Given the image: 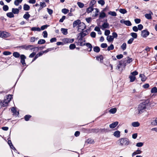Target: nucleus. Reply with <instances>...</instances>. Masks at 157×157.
I'll return each mask as SVG.
<instances>
[{"label": "nucleus", "mask_w": 157, "mask_h": 157, "mask_svg": "<svg viewBox=\"0 0 157 157\" xmlns=\"http://www.w3.org/2000/svg\"><path fill=\"white\" fill-rule=\"evenodd\" d=\"M96 35L95 33L94 32H91L90 34L92 38H95L96 36Z\"/></svg>", "instance_id": "nucleus-61"}, {"label": "nucleus", "mask_w": 157, "mask_h": 157, "mask_svg": "<svg viewBox=\"0 0 157 157\" xmlns=\"http://www.w3.org/2000/svg\"><path fill=\"white\" fill-rule=\"evenodd\" d=\"M153 15V13L151 12L150 11V13L145 14V16L147 19L150 20L152 18L151 15Z\"/></svg>", "instance_id": "nucleus-14"}, {"label": "nucleus", "mask_w": 157, "mask_h": 157, "mask_svg": "<svg viewBox=\"0 0 157 157\" xmlns=\"http://www.w3.org/2000/svg\"><path fill=\"white\" fill-rule=\"evenodd\" d=\"M149 34V32L147 30H143L141 31V36L144 38L146 37Z\"/></svg>", "instance_id": "nucleus-9"}, {"label": "nucleus", "mask_w": 157, "mask_h": 157, "mask_svg": "<svg viewBox=\"0 0 157 157\" xmlns=\"http://www.w3.org/2000/svg\"><path fill=\"white\" fill-rule=\"evenodd\" d=\"M93 50L95 52L98 53L100 51V48L98 46H95Z\"/></svg>", "instance_id": "nucleus-31"}, {"label": "nucleus", "mask_w": 157, "mask_h": 157, "mask_svg": "<svg viewBox=\"0 0 157 157\" xmlns=\"http://www.w3.org/2000/svg\"><path fill=\"white\" fill-rule=\"evenodd\" d=\"M107 40L109 42H111L113 41V37H112V36H108L106 38Z\"/></svg>", "instance_id": "nucleus-19"}, {"label": "nucleus", "mask_w": 157, "mask_h": 157, "mask_svg": "<svg viewBox=\"0 0 157 157\" xmlns=\"http://www.w3.org/2000/svg\"><path fill=\"white\" fill-rule=\"evenodd\" d=\"M140 77L141 78V81L143 82L145 81L147 79V77L144 74H140Z\"/></svg>", "instance_id": "nucleus-26"}, {"label": "nucleus", "mask_w": 157, "mask_h": 157, "mask_svg": "<svg viewBox=\"0 0 157 157\" xmlns=\"http://www.w3.org/2000/svg\"><path fill=\"white\" fill-rule=\"evenodd\" d=\"M3 9L5 11H7L9 9V7L7 5H4L3 7Z\"/></svg>", "instance_id": "nucleus-57"}, {"label": "nucleus", "mask_w": 157, "mask_h": 157, "mask_svg": "<svg viewBox=\"0 0 157 157\" xmlns=\"http://www.w3.org/2000/svg\"><path fill=\"white\" fill-rule=\"evenodd\" d=\"M69 11L67 9H63L62 10V12L65 14L67 13Z\"/></svg>", "instance_id": "nucleus-49"}, {"label": "nucleus", "mask_w": 157, "mask_h": 157, "mask_svg": "<svg viewBox=\"0 0 157 157\" xmlns=\"http://www.w3.org/2000/svg\"><path fill=\"white\" fill-rule=\"evenodd\" d=\"M99 131H98L99 132H107L108 130L107 129H106L105 128H102V129H99Z\"/></svg>", "instance_id": "nucleus-56"}, {"label": "nucleus", "mask_w": 157, "mask_h": 157, "mask_svg": "<svg viewBox=\"0 0 157 157\" xmlns=\"http://www.w3.org/2000/svg\"><path fill=\"white\" fill-rule=\"evenodd\" d=\"M96 2L95 0H92L90 3V6L93 7V6L96 3Z\"/></svg>", "instance_id": "nucleus-45"}, {"label": "nucleus", "mask_w": 157, "mask_h": 157, "mask_svg": "<svg viewBox=\"0 0 157 157\" xmlns=\"http://www.w3.org/2000/svg\"><path fill=\"white\" fill-rule=\"evenodd\" d=\"M9 102L8 101V100L4 99L3 102L1 101V102L0 104L2 106H6L8 105V104Z\"/></svg>", "instance_id": "nucleus-13"}, {"label": "nucleus", "mask_w": 157, "mask_h": 157, "mask_svg": "<svg viewBox=\"0 0 157 157\" xmlns=\"http://www.w3.org/2000/svg\"><path fill=\"white\" fill-rule=\"evenodd\" d=\"M119 12L121 13L125 14L127 13V11L126 10L124 9H120L119 10Z\"/></svg>", "instance_id": "nucleus-44"}, {"label": "nucleus", "mask_w": 157, "mask_h": 157, "mask_svg": "<svg viewBox=\"0 0 157 157\" xmlns=\"http://www.w3.org/2000/svg\"><path fill=\"white\" fill-rule=\"evenodd\" d=\"M6 15L10 18H12L14 17V15L12 12L8 13H6Z\"/></svg>", "instance_id": "nucleus-30"}, {"label": "nucleus", "mask_w": 157, "mask_h": 157, "mask_svg": "<svg viewBox=\"0 0 157 157\" xmlns=\"http://www.w3.org/2000/svg\"><path fill=\"white\" fill-rule=\"evenodd\" d=\"M76 47V46L74 44H71L69 46V48L71 50H72L75 48Z\"/></svg>", "instance_id": "nucleus-54"}, {"label": "nucleus", "mask_w": 157, "mask_h": 157, "mask_svg": "<svg viewBox=\"0 0 157 157\" xmlns=\"http://www.w3.org/2000/svg\"><path fill=\"white\" fill-rule=\"evenodd\" d=\"M117 109L115 108H112L109 110V112L112 114L115 113Z\"/></svg>", "instance_id": "nucleus-40"}, {"label": "nucleus", "mask_w": 157, "mask_h": 157, "mask_svg": "<svg viewBox=\"0 0 157 157\" xmlns=\"http://www.w3.org/2000/svg\"><path fill=\"white\" fill-rule=\"evenodd\" d=\"M149 101L147 100L141 103L138 105V113L140 114L146 111V109L149 106Z\"/></svg>", "instance_id": "nucleus-1"}, {"label": "nucleus", "mask_w": 157, "mask_h": 157, "mask_svg": "<svg viewBox=\"0 0 157 157\" xmlns=\"http://www.w3.org/2000/svg\"><path fill=\"white\" fill-rule=\"evenodd\" d=\"M23 0H15L14 2V4L16 6H18L20 3L22 2Z\"/></svg>", "instance_id": "nucleus-33"}, {"label": "nucleus", "mask_w": 157, "mask_h": 157, "mask_svg": "<svg viewBox=\"0 0 157 157\" xmlns=\"http://www.w3.org/2000/svg\"><path fill=\"white\" fill-rule=\"evenodd\" d=\"M81 22V21L80 20L78 19L76 21H75L73 24V26L74 28L77 25L78 26L79 25V24Z\"/></svg>", "instance_id": "nucleus-15"}, {"label": "nucleus", "mask_w": 157, "mask_h": 157, "mask_svg": "<svg viewBox=\"0 0 157 157\" xmlns=\"http://www.w3.org/2000/svg\"><path fill=\"white\" fill-rule=\"evenodd\" d=\"M99 131V128L86 129L85 132L88 133H97Z\"/></svg>", "instance_id": "nucleus-5"}, {"label": "nucleus", "mask_w": 157, "mask_h": 157, "mask_svg": "<svg viewBox=\"0 0 157 157\" xmlns=\"http://www.w3.org/2000/svg\"><path fill=\"white\" fill-rule=\"evenodd\" d=\"M142 152V151L139 150V149H138L137 150H136V151H135L133 153H132V156L133 157L136 155L140 154H141Z\"/></svg>", "instance_id": "nucleus-16"}, {"label": "nucleus", "mask_w": 157, "mask_h": 157, "mask_svg": "<svg viewBox=\"0 0 157 157\" xmlns=\"http://www.w3.org/2000/svg\"><path fill=\"white\" fill-rule=\"evenodd\" d=\"M94 9L95 10V14L93 15L92 16L93 17H97L98 15V13L99 12V10L97 8H95Z\"/></svg>", "instance_id": "nucleus-35"}, {"label": "nucleus", "mask_w": 157, "mask_h": 157, "mask_svg": "<svg viewBox=\"0 0 157 157\" xmlns=\"http://www.w3.org/2000/svg\"><path fill=\"white\" fill-rule=\"evenodd\" d=\"M132 61V59L129 58L128 59V60H126V61H123V63H126V64L127 63H129Z\"/></svg>", "instance_id": "nucleus-55"}, {"label": "nucleus", "mask_w": 157, "mask_h": 157, "mask_svg": "<svg viewBox=\"0 0 157 157\" xmlns=\"http://www.w3.org/2000/svg\"><path fill=\"white\" fill-rule=\"evenodd\" d=\"M151 124L155 126L157 125V118L155 120H153L151 122Z\"/></svg>", "instance_id": "nucleus-51"}, {"label": "nucleus", "mask_w": 157, "mask_h": 157, "mask_svg": "<svg viewBox=\"0 0 157 157\" xmlns=\"http://www.w3.org/2000/svg\"><path fill=\"white\" fill-rule=\"evenodd\" d=\"M126 65V63H124L123 61L122 60L119 62V64L117 65L116 69L120 71H121L124 69Z\"/></svg>", "instance_id": "nucleus-4"}, {"label": "nucleus", "mask_w": 157, "mask_h": 157, "mask_svg": "<svg viewBox=\"0 0 157 157\" xmlns=\"http://www.w3.org/2000/svg\"><path fill=\"white\" fill-rule=\"evenodd\" d=\"M61 31L63 34L64 35H66L68 33L67 29L61 28Z\"/></svg>", "instance_id": "nucleus-22"}, {"label": "nucleus", "mask_w": 157, "mask_h": 157, "mask_svg": "<svg viewBox=\"0 0 157 157\" xmlns=\"http://www.w3.org/2000/svg\"><path fill=\"white\" fill-rule=\"evenodd\" d=\"M110 33V31L109 30H107L105 31V35L106 36H108Z\"/></svg>", "instance_id": "nucleus-63"}, {"label": "nucleus", "mask_w": 157, "mask_h": 157, "mask_svg": "<svg viewBox=\"0 0 157 157\" xmlns=\"http://www.w3.org/2000/svg\"><path fill=\"white\" fill-rule=\"evenodd\" d=\"M86 26L85 24L83 22H80L79 25L78 26V31L79 32L83 31L86 29Z\"/></svg>", "instance_id": "nucleus-7"}, {"label": "nucleus", "mask_w": 157, "mask_h": 157, "mask_svg": "<svg viewBox=\"0 0 157 157\" xmlns=\"http://www.w3.org/2000/svg\"><path fill=\"white\" fill-rule=\"evenodd\" d=\"M11 53L9 51H5L3 52V54L4 55L7 56L10 55Z\"/></svg>", "instance_id": "nucleus-59"}, {"label": "nucleus", "mask_w": 157, "mask_h": 157, "mask_svg": "<svg viewBox=\"0 0 157 157\" xmlns=\"http://www.w3.org/2000/svg\"><path fill=\"white\" fill-rule=\"evenodd\" d=\"M120 22L121 23H124L127 26H130L132 25L131 22L128 20L125 21L124 19H122L120 21Z\"/></svg>", "instance_id": "nucleus-10"}, {"label": "nucleus", "mask_w": 157, "mask_h": 157, "mask_svg": "<svg viewBox=\"0 0 157 157\" xmlns=\"http://www.w3.org/2000/svg\"><path fill=\"white\" fill-rule=\"evenodd\" d=\"M19 48H21L22 49H25V50L30 49L31 50H33L34 51L36 50L37 51L38 50V48L37 47H34V46L32 45H24L21 46H20L18 47Z\"/></svg>", "instance_id": "nucleus-3"}, {"label": "nucleus", "mask_w": 157, "mask_h": 157, "mask_svg": "<svg viewBox=\"0 0 157 157\" xmlns=\"http://www.w3.org/2000/svg\"><path fill=\"white\" fill-rule=\"evenodd\" d=\"M12 12L14 14H17L19 13V9L17 8H13L12 9Z\"/></svg>", "instance_id": "nucleus-18"}, {"label": "nucleus", "mask_w": 157, "mask_h": 157, "mask_svg": "<svg viewBox=\"0 0 157 157\" xmlns=\"http://www.w3.org/2000/svg\"><path fill=\"white\" fill-rule=\"evenodd\" d=\"M10 36V33L4 31H0V37L2 38H7Z\"/></svg>", "instance_id": "nucleus-6"}, {"label": "nucleus", "mask_w": 157, "mask_h": 157, "mask_svg": "<svg viewBox=\"0 0 157 157\" xmlns=\"http://www.w3.org/2000/svg\"><path fill=\"white\" fill-rule=\"evenodd\" d=\"M13 56L15 58H18L20 57L21 55L19 53L17 52H14L13 54Z\"/></svg>", "instance_id": "nucleus-23"}, {"label": "nucleus", "mask_w": 157, "mask_h": 157, "mask_svg": "<svg viewBox=\"0 0 157 157\" xmlns=\"http://www.w3.org/2000/svg\"><path fill=\"white\" fill-rule=\"evenodd\" d=\"M65 40L67 42V43H72L74 41V39H68L66 38L65 39Z\"/></svg>", "instance_id": "nucleus-34"}, {"label": "nucleus", "mask_w": 157, "mask_h": 157, "mask_svg": "<svg viewBox=\"0 0 157 157\" xmlns=\"http://www.w3.org/2000/svg\"><path fill=\"white\" fill-rule=\"evenodd\" d=\"M30 15L28 13V12H27L23 16V18L26 20H28L30 17Z\"/></svg>", "instance_id": "nucleus-27"}, {"label": "nucleus", "mask_w": 157, "mask_h": 157, "mask_svg": "<svg viewBox=\"0 0 157 157\" xmlns=\"http://www.w3.org/2000/svg\"><path fill=\"white\" fill-rule=\"evenodd\" d=\"M132 125L134 127H138L140 125V123L138 121L133 122Z\"/></svg>", "instance_id": "nucleus-20"}, {"label": "nucleus", "mask_w": 157, "mask_h": 157, "mask_svg": "<svg viewBox=\"0 0 157 157\" xmlns=\"http://www.w3.org/2000/svg\"><path fill=\"white\" fill-rule=\"evenodd\" d=\"M138 29L140 30H141L143 28V26L141 24H139L138 25Z\"/></svg>", "instance_id": "nucleus-64"}, {"label": "nucleus", "mask_w": 157, "mask_h": 157, "mask_svg": "<svg viewBox=\"0 0 157 157\" xmlns=\"http://www.w3.org/2000/svg\"><path fill=\"white\" fill-rule=\"evenodd\" d=\"M114 46L113 44H111L110 46H109L107 48V50L109 51L111 50H113L114 49Z\"/></svg>", "instance_id": "nucleus-47"}, {"label": "nucleus", "mask_w": 157, "mask_h": 157, "mask_svg": "<svg viewBox=\"0 0 157 157\" xmlns=\"http://www.w3.org/2000/svg\"><path fill=\"white\" fill-rule=\"evenodd\" d=\"M21 63L23 66H25L26 65L25 63V59H26V57L24 55H21L20 56Z\"/></svg>", "instance_id": "nucleus-8"}, {"label": "nucleus", "mask_w": 157, "mask_h": 157, "mask_svg": "<svg viewBox=\"0 0 157 157\" xmlns=\"http://www.w3.org/2000/svg\"><path fill=\"white\" fill-rule=\"evenodd\" d=\"M49 26L46 25H43L41 26L40 29L41 30H44L46 29Z\"/></svg>", "instance_id": "nucleus-60"}, {"label": "nucleus", "mask_w": 157, "mask_h": 157, "mask_svg": "<svg viewBox=\"0 0 157 157\" xmlns=\"http://www.w3.org/2000/svg\"><path fill=\"white\" fill-rule=\"evenodd\" d=\"M94 140L92 139H88L86 141V143L89 144H91L94 143Z\"/></svg>", "instance_id": "nucleus-38"}, {"label": "nucleus", "mask_w": 157, "mask_h": 157, "mask_svg": "<svg viewBox=\"0 0 157 157\" xmlns=\"http://www.w3.org/2000/svg\"><path fill=\"white\" fill-rule=\"evenodd\" d=\"M118 122L117 121L113 122L109 125V127L111 128H115L118 124Z\"/></svg>", "instance_id": "nucleus-17"}, {"label": "nucleus", "mask_w": 157, "mask_h": 157, "mask_svg": "<svg viewBox=\"0 0 157 157\" xmlns=\"http://www.w3.org/2000/svg\"><path fill=\"white\" fill-rule=\"evenodd\" d=\"M151 93H156L157 92V88L156 87L152 88L151 90Z\"/></svg>", "instance_id": "nucleus-42"}, {"label": "nucleus", "mask_w": 157, "mask_h": 157, "mask_svg": "<svg viewBox=\"0 0 157 157\" xmlns=\"http://www.w3.org/2000/svg\"><path fill=\"white\" fill-rule=\"evenodd\" d=\"M31 30L33 31H40L41 30L39 28L35 27H32Z\"/></svg>", "instance_id": "nucleus-36"}, {"label": "nucleus", "mask_w": 157, "mask_h": 157, "mask_svg": "<svg viewBox=\"0 0 157 157\" xmlns=\"http://www.w3.org/2000/svg\"><path fill=\"white\" fill-rule=\"evenodd\" d=\"M31 117V116L30 115H27L24 117V118L25 121H29V118Z\"/></svg>", "instance_id": "nucleus-46"}, {"label": "nucleus", "mask_w": 157, "mask_h": 157, "mask_svg": "<svg viewBox=\"0 0 157 157\" xmlns=\"http://www.w3.org/2000/svg\"><path fill=\"white\" fill-rule=\"evenodd\" d=\"M108 14L113 16H117V13L115 11H110L108 12Z\"/></svg>", "instance_id": "nucleus-37"}, {"label": "nucleus", "mask_w": 157, "mask_h": 157, "mask_svg": "<svg viewBox=\"0 0 157 157\" xmlns=\"http://www.w3.org/2000/svg\"><path fill=\"white\" fill-rule=\"evenodd\" d=\"M12 95H8L6 97V98H5L6 100H8V101L10 102L11 101L12 98Z\"/></svg>", "instance_id": "nucleus-39"}, {"label": "nucleus", "mask_w": 157, "mask_h": 157, "mask_svg": "<svg viewBox=\"0 0 157 157\" xmlns=\"http://www.w3.org/2000/svg\"><path fill=\"white\" fill-rule=\"evenodd\" d=\"M121 47L123 50H124L126 49V43H123L122 44Z\"/></svg>", "instance_id": "nucleus-48"}, {"label": "nucleus", "mask_w": 157, "mask_h": 157, "mask_svg": "<svg viewBox=\"0 0 157 157\" xmlns=\"http://www.w3.org/2000/svg\"><path fill=\"white\" fill-rule=\"evenodd\" d=\"M109 24L107 22H104L101 26V29L102 30H104L105 29L108 28L109 29Z\"/></svg>", "instance_id": "nucleus-12"}, {"label": "nucleus", "mask_w": 157, "mask_h": 157, "mask_svg": "<svg viewBox=\"0 0 157 157\" xmlns=\"http://www.w3.org/2000/svg\"><path fill=\"white\" fill-rule=\"evenodd\" d=\"M105 13L104 12H101L100 14L99 17L100 18H104L105 17Z\"/></svg>", "instance_id": "nucleus-52"}, {"label": "nucleus", "mask_w": 157, "mask_h": 157, "mask_svg": "<svg viewBox=\"0 0 157 157\" xmlns=\"http://www.w3.org/2000/svg\"><path fill=\"white\" fill-rule=\"evenodd\" d=\"M130 141L127 138H122L118 141V145L121 146H126L130 144Z\"/></svg>", "instance_id": "nucleus-2"}, {"label": "nucleus", "mask_w": 157, "mask_h": 157, "mask_svg": "<svg viewBox=\"0 0 157 157\" xmlns=\"http://www.w3.org/2000/svg\"><path fill=\"white\" fill-rule=\"evenodd\" d=\"M45 43V41L44 39L39 40L38 41V44H43Z\"/></svg>", "instance_id": "nucleus-41"}, {"label": "nucleus", "mask_w": 157, "mask_h": 157, "mask_svg": "<svg viewBox=\"0 0 157 157\" xmlns=\"http://www.w3.org/2000/svg\"><path fill=\"white\" fill-rule=\"evenodd\" d=\"M144 145V144L142 142H139L136 144V146L137 147H141Z\"/></svg>", "instance_id": "nucleus-58"}, {"label": "nucleus", "mask_w": 157, "mask_h": 157, "mask_svg": "<svg viewBox=\"0 0 157 157\" xmlns=\"http://www.w3.org/2000/svg\"><path fill=\"white\" fill-rule=\"evenodd\" d=\"M40 5L41 7V9H42L44 7L46 6V4L45 2H40Z\"/></svg>", "instance_id": "nucleus-62"}, {"label": "nucleus", "mask_w": 157, "mask_h": 157, "mask_svg": "<svg viewBox=\"0 0 157 157\" xmlns=\"http://www.w3.org/2000/svg\"><path fill=\"white\" fill-rule=\"evenodd\" d=\"M77 4L79 7L80 8H82L84 5L83 3L80 2H77Z\"/></svg>", "instance_id": "nucleus-43"}, {"label": "nucleus", "mask_w": 157, "mask_h": 157, "mask_svg": "<svg viewBox=\"0 0 157 157\" xmlns=\"http://www.w3.org/2000/svg\"><path fill=\"white\" fill-rule=\"evenodd\" d=\"M88 33L87 30L83 31L78 34V37H79V36H81L82 37H83L86 36Z\"/></svg>", "instance_id": "nucleus-11"}, {"label": "nucleus", "mask_w": 157, "mask_h": 157, "mask_svg": "<svg viewBox=\"0 0 157 157\" xmlns=\"http://www.w3.org/2000/svg\"><path fill=\"white\" fill-rule=\"evenodd\" d=\"M103 59V57L102 55H100L99 56H97L96 57V59L98 61H100L101 63L102 62Z\"/></svg>", "instance_id": "nucleus-29"}, {"label": "nucleus", "mask_w": 157, "mask_h": 157, "mask_svg": "<svg viewBox=\"0 0 157 157\" xmlns=\"http://www.w3.org/2000/svg\"><path fill=\"white\" fill-rule=\"evenodd\" d=\"M24 10L25 11L29 10L30 9V6L26 4H25L23 6Z\"/></svg>", "instance_id": "nucleus-28"}, {"label": "nucleus", "mask_w": 157, "mask_h": 157, "mask_svg": "<svg viewBox=\"0 0 157 157\" xmlns=\"http://www.w3.org/2000/svg\"><path fill=\"white\" fill-rule=\"evenodd\" d=\"M129 78L130 79V82H134L136 78V77L132 75H130L129 77Z\"/></svg>", "instance_id": "nucleus-32"}, {"label": "nucleus", "mask_w": 157, "mask_h": 157, "mask_svg": "<svg viewBox=\"0 0 157 157\" xmlns=\"http://www.w3.org/2000/svg\"><path fill=\"white\" fill-rule=\"evenodd\" d=\"M98 3L99 4L103 6L105 4V2L104 0H100L98 1Z\"/></svg>", "instance_id": "nucleus-53"}, {"label": "nucleus", "mask_w": 157, "mask_h": 157, "mask_svg": "<svg viewBox=\"0 0 157 157\" xmlns=\"http://www.w3.org/2000/svg\"><path fill=\"white\" fill-rule=\"evenodd\" d=\"M131 35L133 37L132 38L136 39L137 37V34L135 33H131Z\"/></svg>", "instance_id": "nucleus-50"}, {"label": "nucleus", "mask_w": 157, "mask_h": 157, "mask_svg": "<svg viewBox=\"0 0 157 157\" xmlns=\"http://www.w3.org/2000/svg\"><path fill=\"white\" fill-rule=\"evenodd\" d=\"M113 135L116 137H119L120 136V132L118 131L115 132L113 133Z\"/></svg>", "instance_id": "nucleus-24"}, {"label": "nucleus", "mask_w": 157, "mask_h": 157, "mask_svg": "<svg viewBox=\"0 0 157 157\" xmlns=\"http://www.w3.org/2000/svg\"><path fill=\"white\" fill-rule=\"evenodd\" d=\"M94 9L93 7L90 6V7L87 9L86 12L88 13H90L92 12L93 10Z\"/></svg>", "instance_id": "nucleus-25"}, {"label": "nucleus", "mask_w": 157, "mask_h": 157, "mask_svg": "<svg viewBox=\"0 0 157 157\" xmlns=\"http://www.w3.org/2000/svg\"><path fill=\"white\" fill-rule=\"evenodd\" d=\"M12 112L15 115H17L19 114V113L18 112H17L15 108L14 107H12L11 109Z\"/></svg>", "instance_id": "nucleus-21"}]
</instances>
